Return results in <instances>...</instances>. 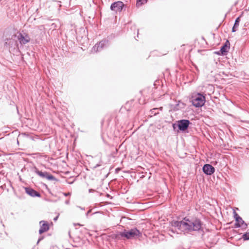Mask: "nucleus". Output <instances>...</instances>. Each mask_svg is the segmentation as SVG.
<instances>
[{"instance_id":"5701e85b","label":"nucleus","mask_w":249,"mask_h":249,"mask_svg":"<svg viewBox=\"0 0 249 249\" xmlns=\"http://www.w3.org/2000/svg\"><path fill=\"white\" fill-rule=\"evenodd\" d=\"M214 53L217 55H222V54L220 53V50H219L218 51L215 52Z\"/></svg>"},{"instance_id":"423d86ee","label":"nucleus","mask_w":249,"mask_h":249,"mask_svg":"<svg viewBox=\"0 0 249 249\" xmlns=\"http://www.w3.org/2000/svg\"><path fill=\"white\" fill-rule=\"evenodd\" d=\"M16 35H13L11 38H7L4 40V47L8 49L9 51L15 49L18 46V42L15 39Z\"/></svg>"},{"instance_id":"f3484780","label":"nucleus","mask_w":249,"mask_h":249,"mask_svg":"<svg viewBox=\"0 0 249 249\" xmlns=\"http://www.w3.org/2000/svg\"><path fill=\"white\" fill-rule=\"evenodd\" d=\"M148 0H137L136 6L139 7L142 5L143 4L146 3Z\"/></svg>"},{"instance_id":"aec40b11","label":"nucleus","mask_w":249,"mask_h":249,"mask_svg":"<svg viewBox=\"0 0 249 249\" xmlns=\"http://www.w3.org/2000/svg\"><path fill=\"white\" fill-rule=\"evenodd\" d=\"M157 110H158V108H157L152 109L150 110L151 114H153V115H156L157 114H158V112H156Z\"/></svg>"},{"instance_id":"dca6fc26","label":"nucleus","mask_w":249,"mask_h":249,"mask_svg":"<svg viewBox=\"0 0 249 249\" xmlns=\"http://www.w3.org/2000/svg\"><path fill=\"white\" fill-rule=\"evenodd\" d=\"M240 17L239 16L235 19L234 25L232 28V32H235L237 30L240 21Z\"/></svg>"},{"instance_id":"393cba45","label":"nucleus","mask_w":249,"mask_h":249,"mask_svg":"<svg viewBox=\"0 0 249 249\" xmlns=\"http://www.w3.org/2000/svg\"><path fill=\"white\" fill-rule=\"evenodd\" d=\"M94 191V190L93 189H89V193H92V192H93Z\"/></svg>"},{"instance_id":"f8f14e48","label":"nucleus","mask_w":249,"mask_h":249,"mask_svg":"<svg viewBox=\"0 0 249 249\" xmlns=\"http://www.w3.org/2000/svg\"><path fill=\"white\" fill-rule=\"evenodd\" d=\"M18 39L21 45H25L30 41L29 36L25 33H20L18 36Z\"/></svg>"},{"instance_id":"4be33fe9","label":"nucleus","mask_w":249,"mask_h":249,"mask_svg":"<svg viewBox=\"0 0 249 249\" xmlns=\"http://www.w3.org/2000/svg\"><path fill=\"white\" fill-rule=\"evenodd\" d=\"M44 239V236H40L38 240H37V244H38L39 243V242H40L41 240H42L43 239Z\"/></svg>"},{"instance_id":"2eb2a0df","label":"nucleus","mask_w":249,"mask_h":249,"mask_svg":"<svg viewBox=\"0 0 249 249\" xmlns=\"http://www.w3.org/2000/svg\"><path fill=\"white\" fill-rule=\"evenodd\" d=\"M230 48V43L228 40H227L225 43L220 47V53L222 54V56L225 55L227 54V53L229 52V50Z\"/></svg>"},{"instance_id":"9b49d317","label":"nucleus","mask_w":249,"mask_h":249,"mask_svg":"<svg viewBox=\"0 0 249 249\" xmlns=\"http://www.w3.org/2000/svg\"><path fill=\"white\" fill-rule=\"evenodd\" d=\"M25 193L31 197H40L41 194L35 189L30 187H24Z\"/></svg>"},{"instance_id":"c756f323","label":"nucleus","mask_w":249,"mask_h":249,"mask_svg":"<svg viewBox=\"0 0 249 249\" xmlns=\"http://www.w3.org/2000/svg\"><path fill=\"white\" fill-rule=\"evenodd\" d=\"M160 110H162V107H160Z\"/></svg>"},{"instance_id":"0eeeda50","label":"nucleus","mask_w":249,"mask_h":249,"mask_svg":"<svg viewBox=\"0 0 249 249\" xmlns=\"http://www.w3.org/2000/svg\"><path fill=\"white\" fill-rule=\"evenodd\" d=\"M233 216L235 220V223L234 224V227L235 228H240L242 227L243 228H246L247 227V224L242 219V217L240 216L235 211L233 212Z\"/></svg>"},{"instance_id":"ddd939ff","label":"nucleus","mask_w":249,"mask_h":249,"mask_svg":"<svg viewBox=\"0 0 249 249\" xmlns=\"http://www.w3.org/2000/svg\"><path fill=\"white\" fill-rule=\"evenodd\" d=\"M170 107L172 110L178 111L184 109L186 107V104L179 100L175 104H171Z\"/></svg>"},{"instance_id":"a211bd4d","label":"nucleus","mask_w":249,"mask_h":249,"mask_svg":"<svg viewBox=\"0 0 249 249\" xmlns=\"http://www.w3.org/2000/svg\"><path fill=\"white\" fill-rule=\"evenodd\" d=\"M242 238L244 241L249 240V232L244 233L242 235Z\"/></svg>"},{"instance_id":"7ed1b4c3","label":"nucleus","mask_w":249,"mask_h":249,"mask_svg":"<svg viewBox=\"0 0 249 249\" xmlns=\"http://www.w3.org/2000/svg\"><path fill=\"white\" fill-rule=\"evenodd\" d=\"M192 105L196 107H201L206 102L205 95L200 92L194 93L191 97Z\"/></svg>"},{"instance_id":"7c9ffc66","label":"nucleus","mask_w":249,"mask_h":249,"mask_svg":"<svg viewBox=\"0 0 249 249\" xmlns=\"http://www.w3.org/2000/svg\"><path fill=\"white\" fill-rule=\"evenodd\" d=\"M69 183V184H72V182L71 181H70V183Z\"/></svg>"},{"instance_id":"a878e982","label":"nucleus","mask_w":249,"mask_h":249,"mask_svg":"<svg viewBox=\"0 0 249 249\" xmlns=\"http://www.w3.org/2000/svg\"><path fill=\"white\" fill-rule=\"evenodd\" d=\"M64 195L65 196H69L70 195V194L69 193H64Z\"/></svg>"},{"instance_id":"bb28decb","label":"nucleus","mask_w":249,"mask_h":249,"mask_svg":"<svg viewBox=\"0 0 249 249\" xmlns=\"http://www.w3.org/2000/svg\"><path fill=\"white\" fill-rule=\"evenodd\" d=\"M58 216H57L53 218V220H54V221H56V220H57V219H58Z\"/></svg>"},{"instance_id":"473e14b6","label":"nucleus","mask_w":249,"mask_h":249,"mask_svg":"<svg viewBox=\"0 0 249 249\" xmlns=\"http://www.w3.org/2000/svg\"><path fill=\"white\" fill-rule=\"evenodd\" d=\"M80 208L82 210H84V209H83V208H81V207H80Z\"/></svg>"},{"instance_id":"f03ea898","label":"nucleus","mask_w":249,"mask_h":249,"mask_svg":"<svg viewBox=\"0 0 249 249\" xmlns=\"http://www.w3.org/2000/svg\"><path fill=\"white\" fill-rule=\"evenodd\" d=\"M191 124L192 123L188 119H180L176 121L172 125L176 133H187L189 132L188 129Z\"/></svg>"},{"instance_id":"2f4dec72","label":"nucleus","mask_w":249,"mask_h":249,"mask_svg":"<svg viewBox=\"0 0 249 249\" xmlns=\"http://www.w3.org/2000/svg\"><path fill=\"white\" fill-rule=\"evenodd\" d=\"M69 183V184H72V182L71 181H70V183Z\"/></svg>"},{"instance_id":"c85d7f7f","label":"nucleus","mask_w":249,"mask_h":249,"mask_svg":"<svg viewBox=\"0 0 249 249\" xmlns=\"http://www.w3.org/2000/svg\"><path fill=\"white\" fill-rule=\"evenodd\" d=\"M171 231L172 232L175 233V231H174V230H173V229H172L171 230Z\"/></svg>"},{"instance_id":"20e7f679","label":"nucleus","mask_w":249,"mask_h":249,"mask_svg":"<svg viewBox=\"0 0 249 249\" xmlns=\"http://www.w3.org/2000/svg\"><path fill=\"white\" fill-rule=\"evenodd\" d=\"M120 235L121 237L129 240L141 236L142 233L137 228H133L129 230H124Z\"/></svg>"},{"instance_id":"6ab92c4d","label":"nucleus","mask_w":249,"mask_h":249,"mask_svg":"<svg viewBox=\"0 0 249 249\" xmlns=\"http://www.w3.org/2000/svg\"><path fill=\"white\" fill-rule=\"evenodd\" d=\"M121 233V232H117V233L114 235V238L115 239H120L121 238V235L120 234Z\"/></svg>"},{"instance_id":"6e6552de","label":"nucleus","mask_w":249,"mask_h":249,"mask_svg":"<svg viewBox=\"0 0 249 249\" xmlns=\"http://www.w3.org/2000/svg\"><path fill=\"white\" fill-rule=\"evenodd\" d=\"M108 39H104L96 43L92 48V51L97 53L101 51L103 48L108 45Z\"/></svg>"},{"instance_id":"cd10ccee","label":"nucleus","mask_w":249,"mask_h":249,"mask_svg":"<svg viewBox=\"0 0 249 249\" xmlns=\"http://www.w3.org/2000/svg\"><path fill=\"white\" fill-rule=\"evenodd\" d=\"M65 203L67 204H68L69 203V200H66L65 201Z\"/></svg>"},{"instance_id":"39448f33","label":"nucleus","mask_w":249,"mask_h":249,"mask_svg":"<svg viewBox=\"0 0 249 249\" xmlns=\"http://www.w3.org/2000/svg\"><path fill=\"white\" fill-rule=\"evenodd\" d=\"M34 171L37 175L42 178H44L48 180H53L55 181H58L59 179L55 178L54 176L49 173L47 171L42 172L38 170L37 168L35 167Z\"/></svg>"},{"instance_id":"f257e3e1","label":"nucleus","mask_w":249,"mask_h":249,"mask_svg":"<svg viewBox=\"0 0 249 249\" xmlns=\"http://www.w3.org/2000/svg\"><path fill=\"white\" fill-rule=\"evenodd\" d=\"M171 225L184 232H199L203 230V222L197 217H185L181 221H173Z\"/></svg>"},{"instance_id":"72a5a7b5","label":"nucleus","mask_w":249,"mask_h":249,"mask_svg":"<svg viewBox=\"0 0 249 249\" xmlns=\"http://www.w3.org/2000/svg\"><path fill=\"white\" fill-rule=\"evenodd\" d=\"M22 135H25V133H22Z\"/></svg>"},{"instance_id":"4468645a","label":"nucleus","mask_w":249,"mask_h":249,"mask_svg":"<svg viewBox=\"0 0 249 249\" xmlns=\"http://www.w3.org/2000/svg\"><path fill=\"white\" fill-rule=\"evenodd\" d=\"M40 229L39 230V234H41L49 230V223L45 221L42 220L39 222Z\"/></svg>"},{"instance_id":"b1692460","label":"nucleus","mask_w":249,"mask_h":249,"mask_svg":"<svg viewBox=\"0 0 249 249\" xmlns=\"http://www.w3.org/2000/svg\"><path fill=\"white\" fill-rule=\"evenodd\" d=\"M91 212V210H89L86 213V216H88Z\"/></svg>"},{"instance_id":"412c9836","label":"nucleus","mask_w":249,"mask_h":249,"mask_svg":"<svg viewBox=\"0 0 249 249\" xmlns=\"http://www.w3.org/2000/svg\"><path fill=\"white\" fill-rule=\"evenodd\" d=\"M103 161L102 160H100V161L99 162V163L96 164L94 167L93 169H96L100 166H101L102 165Z\"/></svg>"},{"instance_id":"1a4fd4ad","label":"nucleus","mask_w":249,"mask_h":249,"mask_svg":"<svg viewBox=\"0 0 249 249\" xmlns=\"http://www.w3.org/2000/svg\"><path fill=\"white\" fill-rule=\"evenodd\" d=\"M125 7V4L122 1H117L111 3L110 9L111 11L121 12Z\"/></svg>"},{"instance_id":"9d476101","label":"nucleus","mask_w":249,"mask_h":249,"mask_svg":"<svg viewBox=\"0 0 249 249\" xmlns=\"http://www.w3.org/2000/svg\"><path fill=\"white\" fill-rule=\"evenodd\" d=\"M203 172L207 176L213 175L215 172V168L211 164H205L202 167Z\"/></svg>"}]
</instances>
